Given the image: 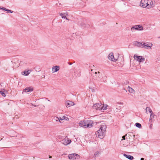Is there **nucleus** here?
Returning a JSON list of instances; mask_svg holds the SVG:
<instances>
[{
  "instance_id": "1",
  "label": "nucleus",
  "mask_w": 160,
  "mask_h": 160,
  "mask_svg": "<svg viewBox=\"0 0 160 160\" xmlns=\"http://www.w3.org/2000/svg\"><path fill=\"white\" fill-rule=\"evenodd\" d=\"M107 126L105 124L101 125L100 129L96 132L97 136L102 139L105 136Z\"/></svg>"
},
{
  "instance_id": "2",
  "label": "nucleus",
  "mask_w": 160,
  "mask_h": 160,
  "mask_svg": "<svg viewBox=\"0 0 160 160\" xmlns=\"http://www.w3.org/2000/svg\"><path fill=\"white\" fill-rule=\"evenodd\" d=\"M79 124L80 127H82L85 128H89L93 126L94 123H93V121L92 120H83L80 121L79 123Z\"/></svg>"
},
{
  "instance_id": "3",
  "label": "nucleus",
  "mask_w": 160,
  "mask_h": 160,
  "mask_svg": "<svg viewBox=\"0 0 160 160\" xmlns=\"http://www.w3.org/2000/svg\"><path fill=\"white\" fill-rule=\"evenodd\" d=\"M68 158L72 160H75L79 159L80 158V156L78 154L76 153H72L69 154L68 155Z\"/></svg>"
},
{
  "instance_id": "4",
  "label": "nucleus",
  "mask_w": 160,
  "mask_h": 160,
  "mask_svg": "<svg viewBox=\"0 0 160 160\" xmlns=\"http://www.w3.org/2000/svg\"><path fill=\"white\" fill-rule=\"evenodd\" d=\"M148 2L147 3V8H150L154 7L155 3L154 1L152 0H147Z\"/></svg>"
},
{
  "instance_id": "5",
  "label": "nucleus",
  "mask_w": 160,
  "mask_h": 160,
  "mask_svg": "<svg viewBox=\"0 0 160 160\" xmlns=\"http://www.w3.org/2000/svg\"><path fill=\"white\" fill-rule=\"evenodd\" d=\"M134 59L139 62H143L145 61V59L142 56H138L137 54H135L134 56Z\"/></svg>"
},
{
  "instance_id": "6",
  "label": "nucleus",
  "mask_w": 160,
  "mask_h": 160,
  "mask_svg": "<svg viewBox=\"0 0 160 160\" xmlns=\"http://www.w3.org/2000/svg\"><path fill=\"white\" fill-rule=\"evenodd\" d=\"M126 139L127 141H129L133 139L135 137V135L131 132H129L126 135Z\"/></svg>"
},
{
  "instance_id": "7",
  "label": "nucleus",
  "mask_w": 160,
  "mask_h": 160,
  "mask_svg": "<svg viewBox=\"0 0 160 160\" xmlns=\"http://www.w3.org/2000/svg\"><path fill=\"white\" fill-rule=\"evenodd\" d=\"M71 142V141L70 139L68 138L66 136L64 139L62 141V143L65 145H67L70 144Z\"/></svg>"
},
{
  "instance_id": "8",
  "label": "nucleus",
  "mask_w": 160,
  "mask_h": 160,
  "mask_svg": "<svg viewBox=\"0 0 160 160\" xmlns=\"http://www.w3.org/2000/svg\"><path fill=\"white\" fill-rule=\"evenodd\" d=\"M102 105L101 103H97L94 104L93 106V108L96 110H102L101 106Z\"/></svg>"
},
{
  "instance_id": "9",
  "label": "nucleus",
  "mask_w": 160,
  "mask_h": 160,
  "mask_svg": "<svg viewBox=\"0 0 160 160\" xmlns=\"http://www.w3.org/2000/svg\"><path fill=\"white\" fill-rule=\"evenodd\" d=\"M152 46V44L150 43L147 42V43H143V46L142 48L145 49H148L150 48V49H151V47Z\"/></svg>"
},
{
  "instance_id": "10",
  "label": "nucleus",
  "mask_w": 160,
  "mask_h": 160,
  "mask_svg": "<svg viewBox=\"0 0 160 160\" xmlns=\"http://www.w3.org/2000/svg\"><path fill=\"white\" fill-rule=\"evenodd\" d=\"M143 28L140 25H135L131 28V30L132 32H133V30L135 29L137 30H142Z\"/></svg>"
},
{
  "instance_id": "11",
  "label": "nucleus",
  "mask_w": 160,
  "mask_h": 160,
  "mask_svg": "<svg viewBox=\"0 0 160 160\" xmlns=\"http://www.w3.org/2000/svg\"><path fill=\"white\" fill-rule=\"evenodd\" d=\"M148 2L147 0H141L140 5L142 8H147L146 5Z\"/></svg>"
},
{
  "instance_id": "12",
  "label": "nucleus",
  "mask_w": 160,
  "mask_h": 160,
  "mask_svg": "<svg viewBox=\"0 0 160 160\" xmlns=\"http://www.w3.org/2000/svg\"><path fill=\"white\" fill-rule=\"evenodd\" d=\"M74 105V102L71 101H67L66 103V106L67 107H69Z\"/></svg>"
},
{
  "instance_id": "13",
  "label": "nucleus",
  "mask_w": 160,
  "mask_h": 160,
  "mask_svg": "<svg viewBox=\"0 0 160 160\" xmlns=\"http://www.w3.org/2000/svg\"><path fill=\"white\" fill-rule=\"evenodd\" d=\"M33 91V88L32 87H27L23 90V92H32Z\"/></svg>"
},
{
  "instance_id": "14",
  "label": "nucleus",
  "mask_w": 160,
  "mask_h": 160,
  "mask_svg": "<svg viewBox=\"0 0 160 160\" xmlns=\"http://www.w3.org/2000/svg\"><path fill=\"white\" fill-rule=\"evenodd\" d=\"M108 58L109 59L112 61H115L114 56L113 54L112 53H110L109 54L108 56Z\"/></svg>"
},
{
  "instance_id": "15",
  "label": "nucleus",
  "mask_w": 160,
  "mask_h": 160,
  "mask_svg": "<svg viewBox=\"0 0 160 160\" xmlns=\"http://www.w3.org/2000/svg\"><path fill=\"white\" fill-rule=\"evenodd\" d=\"M59 67L58 66H54L52 68V72H57L59 70Z\"/></svg>"
},
{
  "instance_id": "16",
  "label": "nucleus",
  "mask_w": 160,
  "mask_h": 160,
  "mask_svg": "<svg viewBox=\"0 0 160 160\" xmlns=\"http://www.w3.org/2000/svg\"><path fill=\"white\" fill-rule=\"evenodd\" d=\"M123 156L127 158L130 160H132L133 159H134V158L132 156L129 155H127L125 153L123 154Z\"/></svg>"
},
{
  "instance_id": "17",
  "label": "nucleus",
  "mask_w": 160,
  "mask_h": 160,
  "mask_svg": "<svg viewBox=\"0 0 160 160\" xmlns=\"http://www.w3.org/2000/svg\"><path fill=\"white\" fill-rule=\"evenodd\" d=\"M136 45L140 48H142L143 46V43L136 42L135 43Z\"/></svg>"
},
{
  "instance_id": "18",
  "label": "nucleus",
  "mask_w": 160,
  "mask_h": 160,
  "mask_svg": "<svg viewBox=\"0 0 160 160\" xmlns=\"http://www.w3.org/2000/svg\"><path fill=\"white\" fill-rule=\"evenodd\" d=\"M155 115L153 113H151L150 115V118H149V121L152 122V118H154Z\"/></svg>"
},
{
  "instance_id": "19",
  "label": "nucleus",
  "mask_w": 160,
  "mask_h": 160,
  "mask_svg": "<svg viewBox=\"0 0 160 160\" xmlns=\"http://www.w3.org/2000/svg\"><path fill=\"white\" fill-rule=\"evenodd\" d=\"M0 9H2L4 11H7L8 12H11L12 13L13 12V11H11L9 9H8L4 7L0 8Z\"/></svg>"
},
{
  "instance_id": "20",
  "label": "nucleus",
  "mask_w": 160,
  "mask_h": 160,
  "mask_svg": "<svg viewBox=\"0 0 160 160\" xmlns=\"http://www.w3.org/2000/svg\"><path fill=\"white\" fill-rule=\"evenodd\" d=\"M30 72V71L29 70H28L27 71H24V72H22V73L23 75H25L27 76L29 74Z\"/></svg>"
},
{
  "instance_id": "21",
  "label": "nucleus",
  "mask_w": 160,
  "mask_h": 160,
  "mask_svg": "<svg viewBox=\"0 0 160 160\" xmlns=\"http://www.w3.org/2000/svg\"><path fill=\"white\" fill-rule=\"evenodd\" d=\"M128 91L131 93H134L135 92L134 90L128 86Z\"/></svg>"
},
{
  "instance_id": "22",
  "label": "nucleus",
  "mask_w": 160,
  "mask_h": 160,
  "mask_svg": "<svg viewBox=\"0 0 160 160\" xmlns=\"http://www.w3.org/2000/svg\"><path fill=\"white\" fill-rule=\"evenodd\" d=\"M146 112H148L151 113H153L152 110L149 107H147L146 109Z\"/></svg>"
},
{
  "instance_id": "23",
  "label": "nucleus",
  "mask_w": 160,
  "mask_h": 160,
  "mask_svg": "<svg viewBox=\"0 0 160 160\" xmlns=\"http://www.w3.org/2000/svg\"><path fill=\"white\" fill-rule=\"evenodd\" d=\"M5 91V89H2V91H0V93L3 97H5L6 96L5 94L4 93V92Z\"/></svg>"
},
{
  "instance_id": "24",
  "label": "nucleus",
  "mask_w": 160,
  "mask_h": 160,
  "mask_svg": "<svg viewBox=\"0 0 160 160\" xmlns=\"http://www.w3.org/2000/svg\"><path fill=\"white\" fill-rule=\"evenodd\" d=\"M108 105L107 104L103 105V106H101L102 110H104L107 109Z\"/></svg>"
},
{
  "instance_id": "25",
  "label": "nucleus",
  "mask_w": 160,
  "mask_h": 160,
  "mask_svg": "<svg viewBox=\"0 0 160 160\" xmlns=\"http://www.w3.org/2000/svg\"><path fill=\"white\" fill-rule=\"evenodd\" d=\"M100 152H97L95 153L94 155V158H96L97 157H98L100 154Z\"/></svg>"
},
{
  "instance_id": "26",
  "label": "nucleus",
  "mask_w": 160,
  "mask_h": 160,
  "mask_svg": "<svg viewBox=\"0 0 160 160\" xmlns=\"http://www.w3.org/2000/svg\"><path fill=\"white\" fill-rule=\"evenodd\" d=\"M135 126L137 127L140 128L141 127V124L139 123H135Z\"/></svg>"
},
{
  "instance_id": "27",
  "label": "nucleus",
  "mask_w": 160,
  "mask_h": 160,
  "mask_svg": "<svg viewBox=\"0 0 160 160\" xmlns=\"http://www.w3.org/2000/svg\"><path fill=\"white\" fill-rule=\"evenodd\" d=\"M60 15L62 18L67 19V18H66V17L62 13H60Z\"/></svg>"
},
{
  "instance_id": "28",
  "label": "nucleus",
  "mask_w": 160,
  "mask_h": 160,
  "mask_svg": "<svg viewBox=\"0 0 160 160\" xmlns=\"http://www.w3.org/2000/svg\"><path fill=\"white\" fill-rule=\"evenodd\" d=\"M91 27V25H90L89 24H86V26H85V28H90Z\"/></svg>"
},
{
  "instance_id": "29",
  "label": "nucleus",
  "mask_w": 160,
  "mask_h": 160,
  "mask_svg": "<svg viewBox=\"0 0 160 160\" xmlns=\"http://www.w3.org/2000/svg\"><path fill=\"white\" fill-rule=\"evenodd\" d=\"M81 25L83 28H85L86 26V24L84 23H82L81 24Z\"/></svg>"
},
{
  "instance_id": "30",
  "label": "nucleus",
  "mask_w": 160,
  "mask_h": 160,
  "mask_svg": "<svg viewBox=\"0 0 160 160\" xmlns=\"http://www.w3.org/2000/svg\"><path fill=\"white\" fill-rule=\"evenodd\" d=\"M63 120V119L61 118V117H59V121L60 122H62V121Z\"/></svg>"
},
{
  "instance_id": "31",
  "label": "nucleus",
  "mask_w": 160,
  "mask_h": 160,
  "mask_svg": "<svg viewBox=\"0 0 160 160\" xmlns=\"http://www.w3.org/2000/svg\"><path fill=\"white\" fill-rule=\"evenodd\" d=\"M64 120H66L67 121H68L69 120V119L67 117L64 116Z\"/></svg>"
},
{
  "instance_id": "32",
  "label": "nucleus",
  "mask_w": 160,
  "mask_h": 160,
  "mask_svg": "<svg viewBox=\"0 0 160 160\" xmlns=\"http://www.w3.org/2000/svg\"><path fill=\"white\" fill-rule=\"evenodd\" d=\"M54 120L56 121H59V118L58 117H55L54 118Z\"/></svg>"
},
{
  "instance_id": "33",
  "label": "nucleus",
  "mask_w": 160,
  "mask_h": 160,
  "mask_svg": "<svg viewBox=\"0 0 160 160\" xmlns=\"http://www.w3.org/2000/svg\"><path fill=\"white\" fill-rule=\"evenodd\" d=\"M126 136H122V138H123V139L125 140V137Z\"/></svg>"
},
{
  "instance_id": "34",
  "label": "nucleus",
  "mask_w": 160,
  "mask_h": 160,
  "mask_svg": "<svg viewBox=\"0 0 160 160\" xmlns=\"http://www.w3.org/2000/svg\"><path fill=\"white\" fill-rule=\"evenodd\" d=\"M157 60L158 61H160V56L157 58Z\"/></svg>"
},
{
  "instance_id": "35",
  "label": "nucleus",
  "mask_w": 160,
  "mask_h": 160,
  "mask_svg": "<svg viewBox=\"0 0 160 160\" xmlns=\"http://www.w3.org/2000/svg\"><path fill=\"white\" fill-rule=\"evenodd\" d=\"M64 116H63L62 117H61V118L63 119V120H64Z\"/></svg>"
},
{
  "instance_id": "36",
  "label": "nucleus",
  "mask_w": 160,
  "mask_h": 160,
  "mask_svg": "<svg viewBox=\"0 0 160 160\" xmlns=\"http://www.w3.org/2000/svg\"><path fill=\"white\" fill-rule=\"evenodd\" d=\"M121 109V107H119V108H118V109L119 110H120V109Z\"/></svg>"
},
{
  "instance_id": "37",
  "label": "nucleus",
  "mask_w": 160,
  "mask_h": 160,
  "mask_svg": "<svg viewBox=\"0 0 160 160\" xmlns=\"http://www.w3.org/2000/svg\"><path fill=\"white\" fill-rule=\"evenodd\" d=\"M144 159L143 158H141V160H144Z\"/></svg>"
},
{
  "instance_id": "38",
  "label": "nucleus",
  "mask_w": 160,
  "mask_h": 160,
  "mask_svg": "<svg viewBox=\"0 0 160 160\" xmlns=\"http://www.w3.org/2000/svg\"><path fill=\"white\" fill-rule=\"evenodd\" d=\"M116 109H118V108H117V107H118L117 105H116Z\"/></svg>"
},
{
  "instance_id": "39",
  "label": "nucleus",
  "mask_w": 160,
  "mask_h": 160,
  "mask_svg": "<svg viewBox=\"0 0 160 160\" xmlns=\"http://www.w3.org/2000/svg\"><path fill=\"white\" fill-rule=\"evenodd\" d=\"M130 144L131 145H133V144L132 143V144Z\"/></svg>"
},
{
  "instance_id": "40",
  "label": "nucleus",
  "mask_w": 160,
  "mask_h": 160,
  "mask_svg": "<svg viewBox=\"0 0 160 160\" xmlns=\"http://www.w3.org/2000/svg\"><path fill=\"white\" fill-rule=\"evenodd\" d=\"M152 126V124L151 125H150V126L151 127Z\"/></svg>"
},
{
  "instance_id": "41",
  "label": "nucleus",
  "mask_w": 160,
  "mask_h": 160,
  "mask_svg": "<svg viewBox=\"0 0 160 160\" xmlns=\"http://www.w3.org/2000/svg\"><path fill=\"white\" fill-rule=\"evenodd\" d=\"M52 158V157L51 156H50L49 157V158Z\"/></svg>"
},
{
  "instance_id": "42",
  "label": "nucleus",
  "mask_w": 160,
  "mask_h": 160,
  "mask_svg": "<svg viewBox=\"0 0 160 160\" xmlns=\"http://www.w3.org/2000/svg\"><path fill=\"white\" fill-rule=\"evenodd\" d=\"M95 73L96 74L97 73V72H95Z\"/></svg>"
},
{
  "instance_id": "43",
  "label": "nucleus",
  "mask_w": 160,
  "mask_h": 160,
  "mask_svg": "<svg viewBox=\"0 0 160 160\" xmlns=\"http://www.w3.org/2000/svg\"><path fill=\"white\" fill-rule=\"evenodd\" d=\"M67 19V20H69V19H68V18H67V19Z\"/></svg>"
},
{
  "instance_id": "44",
  "label": "nucleus",
  "mask_w": 160,
  "mask_h": 160,
  "mask_svg": "<svg viewBox=\"0 0 160 160\" xmlns=\"http://www.w3.org/2000/svg\"><path fill=\"white\" fill-rule=\"evenodd\" d=\"M34 106H35V107H36V105H34Z\"/></svg>"
},
{
  "instance_id": "45",
  "label": "nucleus",
  "mask_w": 160,
  "mask_h": 160,
  "mask_svg": "<svg viewBox=\"0 0 160 160\" xmlns=\"http://www.w3.org/2000/svg\"><path fill=\"white\" fill-rule=\"evenodd\" d=\"M159 38H160V37H159Z\"/></svg>"
}]
</instances>
